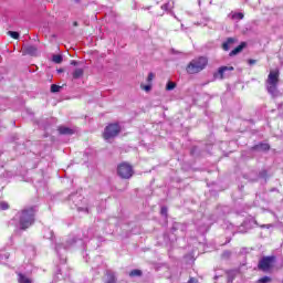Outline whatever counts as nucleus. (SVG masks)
Returning <instances> with one entry per match:
<instances>
[{
	"label": "nucleus",
	"instance_id": "25",
	"mask_svg": "<svg viewBox=\"0 0 283 283\" xmlns=\"http://www.w3.org/2000/svg\"><path fill=\"white\" fill-rule=\"evenodd\" d=\"M8 34L12 39H19V32H17V31H9Z\"/></svg>",
	"mask_w": 283,
	"mask_h": 283
},
{
	"label": "nucleus",
	"instance_id": "6",
	"mask_svg": "<svg viewBox=\"0 0 283 283\" xmlns=\"http://www.w3.org/2000/svg\"><path fill=\"white\" fill-rule=\"evenodd\" d=\"M274 262H275V256H265L260 260L259 269L261 271H269V269H271V266H273Z\"/></svg>",
	"mask_w": 283,
	"mask_h": 283
},
{
	"label": "nucleus",
	"instance_id": "20",
	"mask_svg": "<svg viewBox=\"0 0 283 283\" xmlns=\"http://www.w3.org/2000/svg\"><path fill=\"white\" fill-rule=\"evenodd\" d=\"M273 279L271 276H263L256 281V283H272Z\"/></svg>",
	"mask_w": 283,
	"mask_h": 283
},
{
	"label": "nucleus",
	"instance_id": "35",
	"mask_svg": "<svg viewBox=\"0 0 283 283\" xmlns=\"http://www.w3.org/2000/svg\"><path fill=\"white\" fill-rule=\"evenodd\" d=\"M181 28H185V24H181Z\"/></svg>",
	"mask_w": 283,
	"mask_h": 283
},
{
	"label": "nucleus",
	"instance_id": "28",
	"mask_svg": "<svg viewBox=\"0 0 283 283\" xmlns=\"http://www.w3.org/2000/svg\"><path fill=\"white\" fill-rule=\"evenodd\" d=\"M248 63H249V65H255V63H258V61L250 59V60H248Z\"/></svg>",
	"mask_w": 283,
	"mask_h": 283
},
{
	"label": "nucleus",
	"instance_id": "14",
	"mask_svg": "<svg viewBox=\"0 0 283 283\" xmlns=\"http://www.w3.org/2000/svg\"><path fill=\"white\" fill-rule=\"evenodd\" d=\"M229 18L232 19V21H242V19H244V13H242V12H231L229 14Z\"/></svg>",
	"mask_w": 283,
	"mask_h": 283
},
{
	"label": "nucleus",
	"instance_id": "18",
	"mask_svg": "<svg viewBox=\"0 0 283 283\" xmlns=\"http://www.w3.org/2000/svg\"><path fill=\"white\" fill-rule=\"evenodd\" d=\"M52 61H53V63L61 64V63H63V55L55 54V55H53Z\"/></svg>",
	"mask_w": 283,
	"mask_h": 283
},
{
	"label": "nucleus",
	"instance_id": "31",
	"mask_svg": "<svg viewBox=\"0 0 283 283\" xmlns=\"http://www.w3.org/2000/svg\"><path fill=\"white\" fill-rule=\"evenodd\" d=\"M188 283H199V282H198V280L191 277V279L188 281Z\"/></svg>",
	"mask_w": 283,
	"mask_h": 283
},
{
	"label": "nucleus",
	"instance_id": "27",
	"mask_svg": "<svg viewBox=\"0 0 283 283\" xmlns=\"http://www.w3.org/2000/svg\"><path fill=\"white\" fill-rule=\"evenodd\" d=\"M148 83H151L154 81V73H149L147 77Z\"/></svg>",
	"mask_w": 283,
	"mask_h": 283
},
{
	"label": "nucleus",
	"instance_id": "16",
	"mask_svg": "<svg viewBox=\"0 0 283 283\" xmlns=\"http://www.w3.org/2000/svg\"><path fill=\"white\" fill-rule=\"evenodd\" d=\"M270 148L269 144H259L254 147L258 151H269Z\"/></svg>",
	"mask_w": 283,
	"mask_h": 283
},
{
	"label": "nucleus",
	"instance_id": "29",
	"mask_svg": "<svg viewBox=\"0 0 283 283\" xmlns=\"http://www.w3.org/2000/svg\"><path fill=\"white\" fill-rule=\"evenodd\" d=\"M161 216H167V208L165 207L161 208Z\"/></svg>",
	"mask_w": 283,
	"mask_h": 283
},
{
	"label": "nucleus",
	"instance_id": "13",
	"mask_svg": "<svg viewBox=\"0 0 283 283\" xmlns=\"http://www.w3.org/2000/svg\"><path fill=\"white\" fill-rule=\"evenodd\" d=\"M247 48V42H242L239 46H237L234 50L230 52V56H235L237 54H240L242 50Z\"/></svg>",
	"mask_w": 283,
	"mask_h": 283
},
{
	"label": "nucleus",
	"instance_id": "9",
	"mask_svg": "<svg viewBox=\"0 0 283 283\" xmlns=\"http://www.w3.org/2000/svg\"><path fill=\"white\" fill-rule=\"evenodd\" d=\"M227 72H233V66H221L214 74V78L222 81V78H224V73Z\"/></svg>",
	"mask_w": 283,
	"mask_h": 283
},
{
	"label": "nucleus",
	"instance_id": "8",
	"mask_svg": "<svg viewBox=\"0 0 283 283\" xmlns=\"http://www.w3.org/2000/svg\"><path fill=\"white\" fill-rule=\"evenodd\" d=\"M76 242V240L72 239L71 241H66L65 243L59 242L55 245L56 253H61V251H67L70 247H72Z\"/></svg>",
	"mask_w": 283,
	"mask_h": 283
},
{
	"label": "nucleus",
	"instance_id": "5",
	"mask_svg": "<svg viewBox=\"0 0 283 283\" xmlns=\"http://www.w3.org/2000/svg\"><path fill=\"white\" fill-rule=\"evenodd\" d=\"M120 134V126L118 124H109L105 127L103 137L106 140H112V138H116Z\"/></svg>",
	"mask_w": 283,
	"mask_h": 283
},
{
	"label": "nucleus",
	"instance_id": "33",
	"mask_svg": "<svg viewBox=\"0 0 283 283\" xmlns=\"http://www.w3.org/2000/svg\"><path fill=\"white\" fill-rule=\"evenodd\" d=\"M74 28L78 27V22H73Z\"/></svg>",
	"mask_w": 283,
	"mask_h": 283
},
{
	"label": "nucleus",
	"instance_id": "21",
	"mask_svg": "<svg viewBox=\"0 0 283 283\" xmlns=\"http://www.w3.org/2000/svg\"><path fill=\"white\" fill-rule=\"evenodd\" d=\"M105 283H116V275H114V273H108Z\"/></svg>",
	"mask_w": 283,
	"mask_h": 283
},
{
	"label": "nucleus",
	"instance_id": "15",
	"mask_svg": "<svg viewBox=\"0 0 283 283\" xmlns=\"http://www.w3.org/2000/svg\"><path fill=\"white\" fill-rule=\"evenodd\" d=\"M59 133L64 136H72V134H74V130L72 128L61 126V127H59Z\"/></svg>",
	"mask_w": 283,
	"mask_h": 283
},
{
	"label": "nucleus",
	"instance_id": "12",
	"mask_svg": "<svg viewBox=\"0 0 283 283\" xmlns=\"http://www.w3.org/2000/svg\"><path fill=\"white\" fill-rule=\"evenodd\" d=\"M83 74H85V71L83 69H74V71L72 72V78L75 81L78 78H83Z\"/></svg>",
	"mask_w": 283,
	"mask_h": 283
},
{
	"label": "nucleus",
	"instance_id": "4",
	"mask_svg": "<svg viewBox=\"0 0 283 283\" xmlns=\"http://www.w3.org/2000/svg\"><path fill=\"white\" fill-rule=\"evenodd\" d=\"M117 175L124 180H129L134 176V168L127 163H122L117 167Z\"/></svg>",
	"mask_w": 283,
	"mask_h": 283
},
{
	"label": "nucleus",
	"instance_id": "32",
	"mask_svg": "<svg viewBox=\"0 0 283 283\" xmlns=\"http://www.w3.org/2000/svg\"><path fill=\"white\" fill-rule=\"evenodd\" d=\"M71 65H78V62L72 60V61H71Z\"/></svg>",
	"mask_w": 283,
	"mask_h": 283
},
{
	"label": "nucleus",
	"instance_id": "3",
	"mask_svg": "<svg viewBox=\"0 0 283 283\" xmlns=\"http://www.w3.org/2000/svg\"><path fill=\"white\" fill-rule=\"evenodd\" d=\"M208 60L205 56L198 57L192 60L188 66H187V72L188 74H198V72H202L205 67H207Z\"/></svg>",
	"mask_w": 283,
	"mask_h": 283
},
{
	"label": "nucleus",
	"instance_id": "30",
	"mask_svg": "<svg viewBox=\"0 0 283 283\" xmlns=\"http://www.w3.org/2000/svg\"><path fill=\"white\" fill-rule=\"evenodd\" d=\"M260 227H261V229H271V224H262Z\"/></svg>",
	"mask_w": 283,
	"mask_h": 283
},
{
	"label": "nucleus",
	"instance_id": "34",
	"mask_svg": "<svg viewBox=\"0 0 283 283\" xmlns=\"http://www.w3.org/2000/svg\"><path fill=\"white\" fill-rule=\"evenodd\" d=\"M57 72H59V74H61L63 72V69L57 70Z\"/></svg>",
	"mask_w": 283,
	"mask_h": 283
},
{
	"label": "nucleus",
	"instance_id": "1",
	"mask_svg": "<svg viewBox=\"0 0 283 283\" xmlns=\"http://www.w3.org/2000/svg\"><path fill=\"white\" fill-rule=\"evenodd\" d=\"M36 214V210L34 207L23 209L18 213V220L20 224V229L25 231V229H30L32 224H34V216Z\"/></svg>",
	"mask_w": 283,
	"mask_h": 283
},
{
	"label": "nucleus",
	"instance_id": "23",
	"mask_svg": "<svg viewBox=\"0 0 283 283\" xmlns=\"http://www.w3.org/2000/svg\"><path fill=\"white\" fill-rule=\"evenodd\" d=\"M172 90H176V83L175 82H168L166 85V91L171 92Z\"/></svg>",
	"mask_w": 283,
	"mask_h": 283
},
{
	"label": "nucleus",
	"instance_id": "19",
	"mask_svg": "<svg viewBox=\"0 0 283 283\" xmlns=\"http://www.w3.org/2000/svg\"><path fill=\"white\" fill-rule=\"evenodd\" d=\"M61 90H63V86H59V85H56V84H52V85H51V92H52V94H56V93L61 92Z\"/></svg>",
	"mask_w": 283,
	"mask_h": 283
},
{
	"label": "nucleus",
	"instance_id": "7",
	"mask_svg": "<svg viewBox=\"0 0 283 283\" xmlns=\"http://www.w3.org/2000/svg\"><path fill=\"white\" fill-rule=\"evenodd\" d=\"M161 10H165V12H170L171 17H174L175 19L180 21L178 19V17L176 15V13L172 11L174 10V2H170L169 0H164V3L161 4Z\"/></svg>",
	"mask_w": 283,
	"mask_h": 283
},
{
	"label": "nucleus",
	"instance_id": "17",
	"mask_svg": "<svg viewBox=\"0 0 283 283\" xmlns=\"http://www.w3.org/2000/svg\"><path fill=\"white\" fill-rule=\"evenodd\" d=\"M140 275H143V271H140V270H132L129 272L130 277H140Z\"/></svg>",
	"mask_w": 283,
	"mask_h": 283
},
{
	"label": "nucleus",
	"instance_id": "22",
	"mask_svg": "<svg viewBox=\"0 0 283 283\" xmlns=\"http://www.w3.org/2000/svg\"><path fill=\"white\" fill-rule=\"evenodd\" d=\"M19 283H32V281H30V279H28L25 275L23 274H19V279H18Z\"/></svg>",
	"mask_w": 283,
	"mask_h": 283
},
{
	"label": "nucleus",
	"instance_id": "24",
	"mask_svg": "<svg viewBox=\"0 0 283 283\" xmlns=\"http://www.w3.org/2000/svg\"><path fill=\"white\" fill-rule=\"evenodd\" d=\"M0 209H2V211H6L7 209H10V206L8 205V202L2 201L0 202Z\"/></svg>",
	"mask_w": 283,
	"mask_h": 283
},
{
	"label": "nucleus",
	"instance_id": "11",
	"mask_svg": "<svg viewBox=\"0 0 283 283\" xmlns=\"http://www.w3.org/2000/svg\"><path fill=\"white\" fill-rule=\"evenodd\" d=\"M36 46L34 45H24L23 46V55L29 54L30 56H35L36 54Z\"/></svg>",
	"mask_w": 283,
	"mask_h": 283
},
{
	"label": "nucleus",
	"instance_id": "10",
	"mask_svg": "<svg viewBox=\"0 0 283 283\" xmlns=\"http://www.w3.org/2000/svg\"><path fill=\"white\" fill-rule=\"evenodd\" d=\"M237 39L235 38H228L226 42H223L222 48L226 52H229L230 49L233 48V45H235L237 43Z\"/></svg>",
	"mask_w": 283,
	"mask_h": 283
},
{
	"label": "nucleus",
	"instance_id": "2",
	"mask_svg": "<svg viewBox=\"0 0 283 283\" xmlns=\"http://www.w3.org/2000/svg\"><path fill=\"white\" fill-rule=\"evenodd\" d=\"M280 83V71H270L268 75V80L265 81L266 90L273 98L280 96V91L277 90V85Z\"/></svg>",
	"mask_w": 283,
	"mask_h": 283
},
{
	"label": "nucleus",
	"instance_id": "26",
	"mask_svg": "<svg viewBox=\"0 0 283 283\" xmlns=\"http://www.w3.org/2000/svg\"><path fill=\"white\" fill-rule=\"evenodd\" d=\"M142 90H144L145 92H151V85L142 86Z\"/></svg>",
	"mask_w": 283,
	"mask_h": 283
}]
</instances>
